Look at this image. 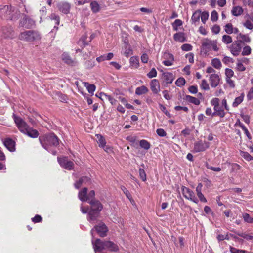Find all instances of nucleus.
<instances>
[{
  "instance_id": "55",
  "label": "nucleus",
  "mask_w": 253,
  "mask_h": 253,
  "mask_svg": "<svg viewBox=\"0 0 253 253\" xmlns=\"http://www.w3.org/2000/svg\"><path fill=\"white\" fill-rule=\"evenodd\" d=\"M243 25L245 26L246 28L252 30L253 28V24L250 20H247L245 21V22L243 23Z\"/></svg>"
},
{
  "instance_id": "33",
  "label": "nucleus",
  "mask_w": 253,
  "mask_h": 253,
  "mask_svg": "<svg viewBox=\"0 0 253 253\" xmlns=\"http://www.w3.org/2000/svg\"><path fill=\"white\" fill-rule=\"evenodd\" d=\"M97 142L99 144V146L102 148H104L106 144V141L105 138L101 134L96 135Z\"/></svg>"
},
{
  "instance_id": "6",
  "label": "nucleus",
  "mask_w": 253,
  "mask_h": 253,
  "mask_svg": "<svg viewBox=\"0 0 253 253\" xmlns=\"http://www.w3.org/2000/svg\"><path fill=\"white\" fill-rule=\"evenodd\" d=\"M11 5L0 6V17L4 19H10L11 20H15L18 18L20 12L18 10H14L13 15H10Z\"/></svg>"
},
{
  "instance_id": "53",
  "label": "nucleus",
  "mask_w": 253,
  "mask_h": 253,
  "mask_svg": "<svg viewBox=\"0 0 253 253\" xmlns=\"http://www.w3.org/2000/svg\"><path fill=\"white\" fill-rule=\"evenodd\" d=\"M157 72L156 70L153 68L150 71L147 73V76L149 78H152L157 76Z\"/></svg>"
},
{
  "instance_id": "46",
  "label": "nucleus",
  "mask_w": 253,
  "mask_h": 253,
  "mask_svg": "<svg viewBox=\"0 0 253 253\" xmlns=\"http://www.w3.org/2000/svg\"><path fill=\"white\" fill-rule=\"evenodd\" d=\"M139 173L140 178L143 181H145L147 179V176L144 169H143V168H139Z\"/></svg>"
},
{
  "instance_id": "18",
  "label": "nucleus",
  "mask_w": 253,
  "mask_h": 253,
  "mask_svg": "<svg viewBox=\"0 0 253 253\" xmlns=\"http://www.w3.org/2000/svg\"><path fill=\"white\" fill-rule=\"evenodd\" d=\"M150 88L152 92L155 94H157L160 91V83L158 80L153 79L150 84Z\"/></svg>"
},
{
  "instance_id": "60",
  "label": "nucleus",
  "mask_w": 253,
  "mask_h": 253,
  "mask_svg": "<svg viewBox=\"0 0 253 253\" xmlns=\"http://www.w3.org/2000/svg\"><path fill=\"white\" fill-rule=\"evenodd\" d=\"M87 0H74V2L76 5L80 6L88 3Z\"/></svg>"
},
{
  "instance_id": "34",
  "label": "nucleus",
  "mask_w": 253,
  "mask_h": 253,
  "mask_svg": "<svg viewBox=\"0 0 253 253\" xmlns=\"http://www.w3.org/2000/svg\"><path fill=\"white\" fill-rule=\"evenodd\" d=\"M148 91V89L145 86L143 85L136 89L135 93L138 95H141L147 93Z\"/></svg>"
},
{
  "instance_id": "15",
  "label": "nucleus",
  "mask_w": 253,
  "mask_h": 253,
  "mask_svg": "<svg viewBox=\"0 0 253 253\" xmlns=\"http://www.w3.org/2000/svg\"><path fill=\"white\" fill-rule=\"evenodd\" d=\"M34 21L27 16H25L20 21L19 26L25 27L26 28H30L34 25Z\"/></svg>"
},
{
  "instance_id": "24",
  "label": "nucleus",
  "mask_w": 253,
  "mask_h": 253,
  "mask_svg": "<svg viewBox=\"0 0 253 253\" xmlns=\"http://www.w3.org/2000/svg\"><path fill=\"white\" fill-rule=\"evenodd\" d=\"M105 249H108L109 250L113 252H116L119 250L118 246L113 242L110 241H105Z\"/></svg>"
},
{
  "instance_id": "47",
  "label": "nucleus",
  "mask_w": 253,
  "mask_h": 253,
  "mask_svg": "<svg viewBox=\"0 0 253 253\" xmlns=\"http://www.w3.org/2000/svg\"><path fill=\"white\" fill-rule=\"evenodd\" d=\"M239 125L242 128V129L244 131V132H245V134L246 135V136H247V137L249 139H251L252 138L251 135L249 131L247 129V128L246 127V126L243 124L240 123V122H239Z\"/></svg>"
},
{
  "instance_id": "51",
  "label": "nucleus",
  "mask_w": 253,
  "mask_h": 253,
  "mask_svg": "<svg viewBox=\"0 0 253 253\" xmlns=\"http://www.w3.org/2000/svg\"><path fill=\"white\" fill-rule=\"evenodd\" d=\"M251 47L247 45L243 48V51L242 52V54L243 56L249 55L251 54Z\"/></svg>"
},
{
  "instance_id": "2",
  "label": "nucleus",
  "mask_w": 253,
  "mask_h": 253,
  "mask_svg": "<svg viewBox=\"0 0 253 253\" xmlns=\"http://www.w3.org/2000/svg\"><path fill=\"white\" fill-rule=\"evenodd\" d=\"M13 118L17 126L21 132L32 138L38 137L39 132L37 130L29 127L26 123L21 118L13 115Z\"/></svg>"
},
{
  "instance_id": "63",
  "label": "nucleus",
  "mask_w": 253,
  "mask_h": 253,
  "mask_svg": "<svg viewBox=\"0 0 253 253\" xmlns=\"http://www.w3.org/2000/svg\"><path fill=\"white\" fill-rule=\"evenodd\" d=\"M57 95L58 97L60 99L61 101L67 102V101L68 100V97L66 95L63 94L60 92L58 93Z\"/></svg>"
},
{
  "instance_id": "32",
  "label": "nucleus",
  "mask_w": 253,
  "mask_h": 253,
  "mask_svg": "<svg viewBox=\"0 0 253 253\" xmlns=\"http://www.w3.org/2000/svg\"><path fill=\"white\" fill-rule=\"evenodd\" d=\"M185 99L187 101L196 105H199L200 103V101L198 99L190 95H186Z\"/></svg>"
},
{
  "instance_id": "37",
  "label": "nucleus",
  "mask_w": 253,
  "mask_h": 253,
  "mask_svg": "<svg viewBox=\"0 0 253 253\" xmlns=\"http://www.w3.org/2000/svg\"><path fill=\"white\" fill-rule=\"evenodd\" d=\"M90 7L93 13H97L100 10V6L96 1H92L90 3Z\"/></svg>"
},
{
  "instance_id": "36",
  "label": "nucleus",
  "mask_w": 253,
  "mask_h": 253,
  "mask_svg": "<svg viewBox=\"0 0 253 253\" xmlns=\"http://www.w3.org/2000/svg\"><path fill=\"white\" fill-rule=\"evenodd\" d=\"M244 95L243 93H242L240 96L236 97L232 104L233 107H237L240 103L242 102L244 99Z\"/></svg>"
},
{
  "instance_id": "38",
  "label": "nucleus",
  "mask_w": 253,
  "mask_h": 253,
  "mask_svg": "<svg viewBox=\"0 0 253 253\" xmlns=\"http://www.w3.org/2000/svg\"><path fill=\"white\" fill-rule=\"evenodd\" d=\"M222 42L225 44L231 43L233 42L232 37L228 35H224L222 38Z\"/></svg>"
},
{
  "instance_id": "13",
  "label": "nucleus",
  "mask_w": 253,
  "mask_h": 253,
  "mask_svg": "<svg viewBox=\"0 0 253 253\" xmlns=\"http://www.w3.org/2000/svg\"><path fill=\"white\" fill-rule=\"evenodd\" d=\"M58 162L60 166L66 169L71 170L73 168L74 163L69 159H58Z\"/></svg>"
},
{
  "instance_id": "54",
  "label": "nucleus",
  "mask_w": 253,
  "mask_h": 253,
  "mask_svg": "<svg viewBox=\"0 0 253 253\" xmlns=\"http://www.w3.org/2000/svg\"><path fill=\"white\" fill-rule=\"evenodd\" d=\"M50 19L55 21V24L56 25H58L59 24L60 18L59 16L53 13L50 15Z\"/></svg>"
},
{
  "instance_id": "42",
  "label": "nucleus",
  "mask_w": 253,
  "mask_h": 253,
  "mask_svg": "<svg viewBox=\"0 0 253 253\" xmlns=\"http://www.w3.org/2000/svg\"><path fill=\"white\" fill-rule=\"evenodd\" d=\"M233 25L231 23H228L224 26V30L228 34H231L233 33Z\"/></svg>"
},
{
  "instance_id": "27",
  "label": "nucleus",
  "mask_w": 253,
  "mask_h": 253,
  "mask_svg": "<svg viewBox=\"0 0 253 253\" xmlns=\"http://www.w3.org/2000/svg\"><path fill=\"white\" fill-rule=\"evenodd\" d=\"M163 78L166 82V84H171L173 80V74L171 73H164L162 75Z\"/></svg>"
},
{
  "instance_id": "26",
  "label": "nucleus",
  "mask_w": 253,
  "mask_h": 253,
  "mask_svg": "<svg viewBox=\"0 0 253 253\" xmlns=\"http://www.w3.org/2000/svg\"><path fill=\"white\" fill-rule=\"evenodd\" d=\"M90 181L89 178L87 176H83L81 177L78 181H77L74 184L75 187L76 189H79L83 183H86Z\"/></svg>"
},
{
  "instance_id": "22",
  "label": "nucleus",
  "mask_w": 253,
  "mask_h": 253,
  "mask_svg": "<svg viewBox=\"0 0 253 253\" xmlns=\"http://www.w3.org/2000/svg\"><path fill=\"white\" fill-rule=\"evenodd\" d=\"M5 146L11 152H14L15 150V143L11 139H6L4 142Z\"/></svg>"
},
{
  "instance_id": "58",
  "label": "nucleus",
  "mask_w": 253,
  "mask_h": 253,
  "mask_svg": "<svg viewBox=\"0 0 253 253\" xmlns=\"http://www.w3.org/2000/svg\"><path fill=\"white\" fill-rule=\"evenodd\" d=\"M185 84V80L183 78H179L175 82V84L178 86H181L184 85Z\"/></svg>"
},
{
  "instance_id": "3",
  "label": "nucleus",
  "mask_w": 253,
  "mask_h": 253,
  "mask_svg": "<svg viewBox=\"0 0 253 253\" xmlns=\"http://www.w3.org/2000/svg\"><path fill=\"white\" fill-rule=\"evenodd\" d=\"M88 203L91 205V209L88 212L87 220L91 222L97 219L102 210L103 206L99 201L93 199L90 200Z\"/></svg>"
},
{
  "instance_id": "23",
  "label": "nucleus",
  "mask_w": 253,
  "mask_h": 253,
  "mask_svg": "<svg viewBox=\"0 0 253 253\" xmlns=\"http://www.w3.org/2000/svg\"><path fill=\"white\" fill-rule=\"evenodd\" d=\"M201 16V11L200 10H197L195 11L191 17V21L192 24L196 25L197 23L199 22L200 16Z\"/></svg>"
},
{
  "instance_id": "50",
  "label": "nucleus",
  "mask_w": 253,
  "mask_h": 253,
  "mask_svg": "<svg viewBox=\"0 0 253 253\" xmlns=\"http://www.w3.org/2000/svg\"><path fill=\"white\" fill-rule=\"evenodd\" d=\"M86 37L85 36H84V37H82L80 39V40L79 41V42H78V44L80 46H83V47H84L85 45H87V43L85 42L86 41Z\"/></svg>"
},
{
  "instance_id": "29",
  "label": "nucleus",
  "mask_w": 253,
  "mask_h": 253,
  "mask_svg": "<svg viewBox=\"0 0 253 253\" xmlns=\"http://www.w3.org/2000/svg\"><path fill=\"white\" fill-rule=\"evenodd\" d=\"M130 65L133 68H138L139 67V60L137 56H132L130 58Z\"/></svg>"
},
{
  "instance_id": "61",
  "label": "nucleus",
  "mask_w": 253,
  "mask_h": 253,
  "mask_svg": "<svg viewBox=\"0 0 253 253\" xmlns=\"http://www.w3.org/2000/svg\"><path fill=\"white\" fill-rule=\"evenodd\" d=\"M239 235L240 237H242V238H244V239H246L247 240H250V241L252 240V237L253 236H252V235H251L250 234H247L246 233H241V234H239Z\"/></svg>"
},
{
  "instance_id": "1",
  "label": "nucleus",
  "mask_w": 253,
  "mask_h": 253,
  "mask_svg": "<svg viewBox=\"0 0 253 253\" xmlns=\"http://www.w3.org/2000/svg\"><path fill=\"white\" fill-rule=\"evenodd\" d=\"M40 144L48 152L55 155L56 152L53 148L59 144V139L53 133L40 136L39 138Z\"/></svg>"
},
{
  "instance_id": "49",
  "label": "nucleus",
  "mask_w": 253,
  "mask_h": 253,
  "mask_svg": "<svg viewBox=\"0 0 253 253\" xmlns=\"http://www.w3.org/2000/svg\"><path fill=\"white\" fill-rule=\"evenodd\" d=\"M133 54V51L130 46L127 47V46L125 48V51L124 52V55L126 57H128L130 55Z\"/></svg>"
},
{
  "instance_id": "31",
  "label": "nucleus",
  "mask_w": 253,
  "mask_h": 253,
  "mask_svg": "<svg viewBox=\"0 0 253 253\" xmlns=\"http://www.w3.org/2000/svg\"><path fill=\"white\" fill-rule=\"evenodd\" d=\"M237 39H238V40L241 41V43L242 42L249 43L251 42V39L247 35H244L241 33L238 34Z\"/></svg>"
},
{
  "instance_id": "57",
  "label": "nucleus",
  "mask_w": 253,
  "mask_h": 253,
  "mask_svg": "<svg viewBox=\"0 0 253 253\" xmlns=\"http://www.w3.org/2000/svg\"><path fill=\"white\" fill-rule=\"evenodd\" d=\"M181 49L183 51H189L192 49V46L190 44H184L181 47Z\"/></svg>"
},
{
  "instance_id": "52",
  "label": "nucleus",
  "mask_w": 253,
  "mask_h": 253,
  "mask_svg": "<svg viewBox=\"0 0 253 253\" xmlns=\"http://www.w3.org/2000/svg\"><path fill=\"white\" fill-rule=\"evenodd\" d=\"M200 18L201 19L202 22L205 24L209 18L208 12L206 11H204L203 12H201V16H200Z\"/></svg>"
},
{
  "instance_id": "41",
  "label": "nucleus",
  "mask_w": 253,
  "mask_h": 253,
  "mask_svg": "<svg viewBox=\"0 0 253 253\" xmlns=\"http://www.w3.org/2000/svg\"><path fill=\"white\" fill-rule=\"evenodd\" d=\"M121 189L123 191L125 195L128 198V199L131 202H134V201L132 199L131 195L129 191L124 186L121 187Z\"/></svg>"
},
{
  "instance_id": "44",
  "label": "nucleus",
  "mask_w": 253,
  "mask_h": 253,
  "mask_svg": "<svg viewBox=\"0 0 253 253\" xmlns=\"http://www.w3.org/2000/svg\"><path fill=\"white\" fill-rule=\"evenodd\" d=\"M243 217L245 222L249 223H253V218L251 217L248 213H245L243 214Z\"/></svg>"
},
{
  "instance_id": "21",
  "label": "nucleus",
  "mask_w": 253,
  "mask_h": 253,
  "mask_svg": "<svg viewBox=\"0 0 253 253\" xmlns=\"http://www.w3.org/2000/svg\"><path fill=\"white\" fill-rule=\"evenodd\" d=\"M203 187V185L201 183H199L196 188V191L197 193V195L199 198L200 201L203 203H206L207 202L206 199L204 197V195L202 194L201 191Z\"/></svg>"
},
{
  "instance_id": "40",
  "label": "nucleus",
  "mask_w": 253,
  "mask_h": 253,
  "mask_svg": "<svg viewBox=\"0 0 253 253\" xmlns=\"http://www.w3.org/2000/svg\"><path fill=\"white\" fill-rule=\"evenodd\" d=\"M212 65L215 68L219 69L221 67V63L218 58H214L211 60Z\"/></svg>"
},
{
  "instance_id": "11",
  "label": "nucleus",
  "mask_w": 253,
  "mask_h": 253,
  "mask_svg": "<svg viewBox=\"0 0 253 253\" xmlns=\"http://www.w3.org/2000/svg\"><path fill=\"white\" fill-rule=\"evenodd\" d=\"M94 229L100 236L103 237L106 236L108 228L104 223H99L94 227Z\"/></svg>"
},
{
  "instance_id": "43",
  "label": "nucleus",
  "mask_w": 253,
  "mask_h": 253,
  "mask_svg": "<svg viewBox=\"0 0 253 253\" xmlns=\"http://www.w3.org/2000/svg\"><path fill=\"white\" fill-rule=\"evenodd\" d=\"M230 251L231 253H251L250 252L245 250L237 249L232 247H230Z\"/></svg>"
},
{
  "instance_id": "30",
  "label": "nucleus",
  "mask_w": 253,
  "mask_h": 253,
  "mask_svg": "<svg viewBox=\"0 0 253 253\" xmlns=\"http://www.w3.org/2000/svg\"><path fill=\"white\" fill-rule=\"evenodd\" d=\"M243 12V8L239 6L233 7L231 10V13L233 16H238L241 15Z\"/></svg>"
},
{
  "instance_id": "35",
  "label": "nucleus",
  "mask_w": 253,
  "mask_h": 253,
  "mask_svg": "<svg viewBox=\"0 0 253 253\" xmlns=\"http://www.w3.org/2000/svg\"><path fill=\"white\" fill-rule=\"evenodd\" d=\"M84 86L86 87L88 92L89 93H91L92 95H93L96 88L95 85L92 84H89L87 82H84Z\"/></svg>"
},
{
  "instance_id": "10",
  "label": "nucleus",
  "mask_w": 253,
  "mask_h": 253,
  "mask_svg": "<svg viewBox=\"0 0 253 253\" xmlns=\"http://www.w3.org/2000/svg\"><path fill=\"white\" fill-rule=\"evenodd\" d=\"M1 36L4 39H12L14 37V31L10 26L3 27Z\"/></svg>"
},
{
  "instance_id": "7",
  "label": "nucleus",
  "mask_w": 253,
  "mask_h": 253,
  "mask_svg": "<svg viewBox=\"0 0 253 253\" xmlns=\"http://www.w3.org/2000/svg\"><path fill=\"white\" fill-rule=\"evenodd\" d=\"M220 100L218 98H213L211 100V104L214 107V112L212 113V116H218L221 118H223L226 113L223 109V107L219 105Z\"/></svg>"
},
{
  "instance_id": "59",
  "label": "nucleus",
  "mask_w": 253,
  "mask_h": 253,
  "mask_svg": "<svg viewBox=\"0 0 253 253\" xmlns=\"http://www.w3.org/2000/svg\"><path fill=\"white\" fill-rule=\"evenodd\" d=\"M225 75L226 78H231L234 75V72L231 69L226 68L225 69Z\"/></svg>"
},
{
  "instance_id": "16",
  "label": "nucleus",
  "mask_w": 253,
  "mask_h": 253,
  "mask_svg": "<svg viewBox=\"0 0 253 253\" xmlns=\"http://www.w3.org/2000/svg\"><path fill=\"white\" fill-rule=\"evenodd\" d=\"M164 58L165 60L163 61V63L166 66H171L174 61L173 55L169 53L165 52L164 54Z\"/></svg>"
},
{
  "instance_id": "48",
  "label": "nucleus",
  "mask_w": 253,
  "mask_h": 253,
  "mask_svg": "<svg viewBox=\"0 0 253 253\" xmlns=\"http://www.w3.org/2000/svg\"><path fill=\"white\" fill-rule=\"evenodd\" d=\"M236 69L238 71L242 72L246 70V67L242 62L240 61L239 60H238L236 63Z\"/></svg>"
},
{
  "instance_id": "64",
  "label": "nucleus",
  "mask_w": 253,
  "mask_h": 253,
  "mask_svg": "<svg viewBox=\"0 0 253 253\" xmlns=\"http://www.w3.org/2000/svg\"><path fill=\"white\" fill-rule=\"evenodd\" d=\"M247 97L249 100H251L253 98V87L250 89L247 94Z\"/></svg>"
},
{
  "instance_id": "17",
  "label": "nucleus",
  "mask_w": 253,
  "mask_h": 253,
  "mask_svg": "<svg viewBox=\"0 0 253 253\" xmlns=\"http://www.w3.org/2000/svg\"><path fill=\"white\" fill-rule=\"evenodd\" d=\"M57 7L60 11L65 14L69 13L71 8L70 4L66 2H60Z\"/></svg>"
},
{
  "instance_id": "62",
  "label": "nucleus",
  "mask_w": 253,
  "mask_h": 253,
  "mask_svg": "<svg viewBox=\"0 0 253 253\" xmlns=\"http://www.w3.org/2000/svg\"><path fill=\"white\" fill-rule=\"evenodd\" d=\"M201 87L204 90H208L209 86L205 80H203L201 84Z\"/></svg>"
},
{
  "instance_id": "45",
  "label": "nucleus",
  "mask_w": 253,
  "mask_h": 253,
  "mask_svg": "<svg viewBox=\"0 0 253 253\" xmlns=\"http://www.w3.org/2000/svg\"><path fill=\"white\" fill-rule=\"evenodd\" d=\"M182 25V21L180 19H176L172 23V25L174 30L177 31L178 30V27H179Z\"/></svg>"
},
{
  "instance_id": "14",
  "label": "nucleus",
  "mask_w": 253,
  "mask_h": 253,
  "mask_svg": "<svg viewBox=\"0 0 253 253\" xmlns=\"http://www.w3.org/2000/svg\"><path fill=\"white\" fill-rule=\"evenodd\" d=\"M92 243L93 246L94 251L100 252L102 250L105 249V241L103 242L101 240L97 239L95 241H92Z\"/></svg>"
},
{
  "instance_id": "56",
  "label": "nucleus",
  "mask_w": 253,
  "mask_h": 253,
  "mask_svg": "<svg viewBox=\"0 0 253 253\" xmlns=\"http://www.w3.org/2000/svg\"><path fill=\"white\" fill-rule=\"evenodd\" d=\"M218 14L216 11L213 10L211 13V19L213 22H215L218 20Z\"/></svg>"
},
{
  "instance_id": "19",
  "label": "nucleus",
  "mask_w": 253,
  "mask_h": 253,
  "mask_svg": "<svg viewBox=\"0 0 253 253\" xmlns=\"http://www.w3.org/2000/svg\"><path fill=\"white\" fill-rule=\"evenodd\" d=\"M62 60L66 64L71 65L75 66L77 64V62L75 60L71 58L70 55L67 53H64L62 55Z\"/></svg>"
},
{
  "instance_id": "8",
  "label": "nucleus",
  "mask_w": 253,
  "mask_h": 253,
  "mask_svg": "<svg viewBox=\"0 0 253 253\" xmlns=\"http://www.w3.org/2000/svg\"><path fill=\"white\" fill-rule=\"evenodd\" d=\"M182 192L184 197L186 199L191 200L196 204L199 202L198 198L195 196V194L192 190L183 186L182 188Z\"/></svg>"
},
{
  "instance_id": "25",
  "label": "nucleus",
  "mask_w": 253,
  "mask_h": 253,
  "mask_svg": "<svg viewBox=\"0 0 253 253\" xmlns=\"http://www.w3.org/2000/svg\"><path fill=\"white\" fill-rule=\"evenodd\" d=\"M87 188H84L82 190L79 191L78 193L79 199L82 202L87 201L88 198L87 197Z\"/></svg>"
},
{
  "instance_id": "12",
  "label": "nucleus",
  "mask_w": 253,
  "mask_h": 253,
  "mask_svg": "<svg viewBox=\"0 0 253 253\" xmlns=\"http://www.w3.org/2000/svg\"><path fill=\"white\" fill-rule=\"evenodd\" d=\"M209 147V143L206 141H198L195 143L194 150L196 152L205 151Z\"/></svg>"
},
{
  "instance_id": "20",
  "label": "nucleus",
  "mask_w": 253,
  "mask_h": 253,
  "mask_svg": "<svg viewBox=\"0 0 253 253\" xmlns=\"http://www.w3.org/2000/svg\"><path fill=\"white\" fill-rule=\"evenodd\" d=\"M210 81L212 87H216L220 81L219 75L216 74H212L210 77Z\"/></svg>"
},
{
  "instance_id": "5",
  "label": "nucleus",
  "mask_w": 253,
  "mask_h": 253,
  "mask_svg": "<svg viewBox=\"0 0 253 253\" xmlns=\"http://www.w3.org/2000/svg\"><path fill=\"white\" fill-rule=\"evenodd\" d=\"M18 38L21 41L32 42L39 40L41 39V36L39 32L36 31H24L20 33Z\"/></svg>"
},
{
  "instance_id": "39",
  "label": "nucleus",
  "mask_w": 253,
  "mask_h": 253,
  "mask_svg": "<svg viewBox=\"0 0 253 253\" xmlns=\"http://www.w3.org/2000/svg\"><path fill=\"white\" fill-rule=\"evenodd\" d=\"M139 145L142 148L145 150H148L150 147V144L146 140H140Z\"/></svg>"
},
{
  "instance_id": "9",
  "label": "nucleus",
  "mask_w": 253,
  "mask_h": 253,
  "mask_svg": "<svg viewBox=\"0 0 253 253\" xmlns=\"http://www.w3.org/2000/svg\"><path fill=\"white\" fill-rule=\"evenodd\" d=\"M242 47L241 41L240 40H237L232 44L229 47V49L232 55L234 56H238L241 51Z\"/></svg>"
},
{
  "instance_id": "28",
  "label": "nucleus",
  "mask_w": 253,
  "mask_h": 253,
  "mask_svg": "<svg viewBox=\"0 0 253 253\" xmlns=\"http://www.w3.org/2000/svg\"><path fill=\"white\" fill-rule=\"evenodd\" d=\"M173 39L175 41L183 42L186 41L184 33H176L173 35Z\"/></svg>"
},
{
  "instance_id": "4",
  "label": "nucleus",
  "mask_w": 253,
  "mask_h": 253,
  "mask_svg": "<svg viewBox=\"0 0 253 253\" xmlns=\"http://www.w3.org/2000/svg\"><path fill=\"white\" fill-rule=\"evenodd\" d=\"M217 40H211L208 38H205L202 41L201 51L205 54H208L210 51L217 52L219 50Z\"/></svg>"
}]
</instances>
